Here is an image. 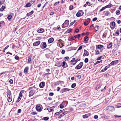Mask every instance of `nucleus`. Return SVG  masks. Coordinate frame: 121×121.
I'll return each instance as SVG.
<instances>
[{
  "label": "nucleus",
  "mask_w": 121,
  "mask_h": 121,
  "mask_svg": "<svg viewBox=\"0 0 121 121\" xmlns=\"http://www.w3.org/2000/svg\"><path fill=\"white\" fill-rule=\"evenodd\" d=\"M31 90L30 91L29 93V97L33 95L36 92V90L37 89L36 88L35 86L33 87H30L29 88L28 90Z\"/></svg>",
  "instance_id": "1"
},
{
  "label": "nucleus",
  "mask_w": 121,
  "mask_h": 121,
  "mask_svg": "<svg viewBox=\"0 0 121 121\" xmlns=\"http://www.w3.org/2000/svg\"><path fill=\"white\" fill-rule=\"evenodd\" d=\"M69 22L68 20H66L64 23L62 25V27L63 28H65L66 27H67L69 25Z\"/></svg>",
  "instance_id": "2"
},
{
  "label": "nucleus",
  "mask_w": 121,
  "mask_h": 121,
  "mask_svg": "<svg viewBox=\"0 0 121 121\" xmlns=\"http://www.w3.org/2000/svg\"><path fill=\"white\" fill-rule=\"evenodd\" d=\"M83 65V63L81 62L75 67V69H79L82 67Z\"/></svg>",
  "instance_id": "3"
},
{
  "label": "nucleus",
  "mask_w": 121,
  "mask_h": 121,
  "mask_svg": "<svg viewBox=\"0 0 121 121\" xmlns=\"http://www.w3.org/2000/svg\"><path fill=\"white\" fill-rule=\"evenodd\" d=\"M119 60H118L112 61L111 63L109 64V65L111 66L112 65H116L118 63Z\"/></svg>",
  "instance_id": "4"
},
{
  "label": "nucleus",
  "mask_w": 121,
  "mask_h": 121,
  "mask_svg": "<svg viewBox=\"0 0 121 121\" xmlns=\"http://www.w3.org/2000/svg\"><path fill=\"white\" fill-rule=\"evenodd\" d=\"M41 107H42V106L41 105H38L36 106V108L37 111L38 112H40L42 110V108L41 109Z\"/></svg>",
  "instance_id": "5"
},
{
  "label": "nucleus",
  "mask_w": 121,
  "mask_h": 121,
  "mask_svg": "<svg viewBox=\"0 0 121 121\" xmlns=\"http://www.w3.org/2000/svg\"><path fill=\"white\" fill-rule=\"evenodd\" d=\"M90 19L87 18L84 22V25L85 26H87L90 22Z\"/></svg>",
  "instance_id": "6"
},
{
  "label": "nucleus",
  "mask_w": 121,
  "mask_h": 121,
  "mask_svg": "<svg viewBox=\"0 0 121 121\" xmlns=\"http://www.w3.org/2000/svg\"><path fill=\"white\" fill-rule=\"evenodd\" d=\"M40 41L39 40L34 43L33 45L35 46H37L40 44Z\"/></svg>",
  "instance_id": "7"
},
{
  "label": "nucleus",
  "mask_w": 121,
  "mask_h": 121,
  "mask_svg": "<svg viewBox=\"0 0 121 121\" xmlns=\"http://www.w3.org/2000/svg\"><path fill=\"white\" fill-rule=\"evenodd\" d=\"M70 89L66 88H64L61 90V92L63 93L64 92L69 91L70 90Z\"/></svg>",
  "instance_id": "8"
},
{
  "label": "nucleus",
  "mask_w": 121,
  "mask_h": 121,
  "mask_svg": "<svg viewBox=\"0 0 121 121\" xmlns=\"http://www.w3.org/2000/svg\"><path fill=\"white\" fill-rule=\"evenodd\" d=\"M45 82H41L39 84V86L41 88H43L45 85Z\"/></svg>",
  "instance_id": "9"
},
{
  "label": "nucleus",
  "mask_w": 121,
  "mask_h": 121,
  "mask_svg": "<svg viewBox=\"0 0 121 121\" xmlns=\"http://www.w3.org/2000/svg\"><path fill=\"white\" fill-rule=\"evenodd\" d=\"M107 110L109 111H111L114 110V107L113 106H108L107 107Z\"/></svg>",
  "instance_id": "10"
},
{
  "label": "nucleus",
  "mask_w": 121,
  "mask_h": 121,
  "mask_svg": "<svg viewBox=\"0 0 121 121\" xmlns=\"http://www.w3.org/2000/svg\"><path fill=\"white\" fill-rule=\"evenodd\" d=\"M7 97L12 96L11 91L9 90H8L7 91Z\"/></svg>",
  "instance_id": "11"
},
{
  "label": "nucleus",
  "mask_w": 121,
  "mask_h": 121,
  "mask_svg": "<svg viewBox=\"0 0 121 121\" xmlns=\"http://www.w3.org/2000/svg\"><path fill=\"white\" fill-rule=\"evenodd\" d=\"M84 53L83 55V56H88L89 55V53L86 50H84Z\"/></svg>",
  "instance_id": "12"
},
{
  "label": "nucleus",
  "mask_w": 121,
  "mask_h": 121,
  "mask_svg": "<svg viewBox=\"0 0 121 121\" xmlns=\"http://www.w3.org/2000/svg\"><path fill=\"white\" fill-rule=\"evenodd\" d=\"M91 115V114L89 113L86 114L83 116L82 117L83 118H86L88 117Z\"/></svg>",
  "instance_id": "13"
},
{
  "label": "nucleus",
  "mask_w": 121,
  "mask_h": 121,
  "mask_svg": "<svg viewBox=\"0 0 121 121\" xmlns=\"http://www.w3.org/2000/svg\"><path fill=\"white\" fill-rule=\"evenodd\" d=\"M62 64L60 62H57L55 65V66L58 67H60L62 65Z\"/></svg>",
  "instance_id": "14"
},
{
  "label": "nucleus",
  "mask_w": 121,
  "mask_h": 121,
  "mask_svg": "<svg viewBox=\"0 0 121 121\" xmlns=\"http://www.w3.org/2000/svg\"><path fill=\"white\" fill-rule=\"evenodd\" d=\"M34 13V11L32 10L30 12L28 13L27 14L26 16H27L29 17L32 14Z\"/></svg>",
  "instance_id": "15"
},
{
  "label": "nucleus",
  "mask_w": 121,
  "mask_h": 121,
  "mask_svg": "<svg viewBox=\"0 0 121 121\" xmlns=\"http://www.w3.org/2000/svg\"><path fill=\"white\" fill-rule=\"evenodd\" d=\"M55 108L54 106H52V107L50 108H47V109L48 110L49 112H51L52 111L53 109Z\"/></svg>",
  "instance_id": "16"
},
{
  "label": "nucleus",
  "mask_w": 121,
  "mask_h": 121,
  "mask_svg": "<svg viewBox=\"0 0 121 121\" xmlns=\"http://www.w3.org/2000/svg\"><path fill=\"white\" fill-rule=\"evenodd\" d=\"M110 25L111 26H112L113 29L115 28V22H112L110 23Z\"/></svg>",
  "instance_id": "17"
},
{
  "label": "nucleus",
  "mask_w": 121,
  "mask_h": 121,
  "mask_svg": "<svg viewBox=\"0 0 121 121\" xmlns=\"http://www.w3.org/2000/svg\"><path fill=\"white\" fill-rule=\"evenodd\" d=\"M42 43V45L43 47V48H45L47 47V44L46 42H43L41 43V44Z\"/></svg>",
  "instance_id": "18"
},
{
  "label": "nucleus",
  "mask_w": 121,
  "mask_h": 121,
  "mask_svg": "<svg viewBox=\"0 0 121 121\" xmlns=\"http://www.w3.org/2000/svg\"><path fill=\"white\" fill-rule=\"evenodd\" d=\"M62 66L63 68H65L67 66V65L65 62L64 61L63 63Z\"/></svg>",
  "instance_id": "19"
},
{
  "label": "nucleus",
  "mask_w": 121,
  "mask_h": 121,
  "mask_svg": "<svg viewBox=\"0 0 121 121\" xmlns=\"http://www.w3.org/2000/svg\"><path fill=\"white\" fill-rule=\"evenodd\" d=\"M29 69V67H26L24 70V73H27L28 72V70Z\"/></svg>",
  "instance_id": "20"
},
{
  "label": "nucleus",
  "mask_w": 121,
  "mask_h": 121,
  "mask_svg": "<svg viewBox=\"0 0 121 121\" xmlns=\"http://www.w3.org/2000/svg\"><path fill=\"white\" fill-rule=\"evenodd\" d=\"M54 39L52 38H50L48 40V42L49 43H52L54 41Z\"/></svg>",
  "instance_id": "21"
},
{
  "label": "nucleus",
  "mask_w": 121,
  "mask_h": 121,
  "mask_svg": "<svg viewBox=\"0 0 121 121\" xmlns=\"http://www.w3.org/2000/svg\"><path fill=\"white\" fill-rule=\"evenodd\" d=\"M72 29L71 28H70L68 29L67 31L65 32V33L66 34L69 33L70 32H71Z\"/></svg>",
  "instance_id": "22"
},
{
  "label": "nucleus",
  "mask_w": 121,
  "mask_h": 121,
  "mask_svg": "<svg viewBox=\"0 0 121 121\" xmlns=\"http://www.w3.org/2000/svg\"><path fill=\"white\" fill-rule=\"evenodd\" d=\"M43 32L44 29L43 28H41L37 30V32L39 33H42Z\"/></svg>",
  "instance_id": "23"
},
{
  "label": "nucleus",
  "mask_w": 121,
  "mask_h": 121,
  "mask_svg": "<svg viewBox=\"0 0 121 121\" xmlns=\"http://www.w3.org/2000/svg\"><path fill=\"white\" fill-rule=\"evenodd\" d=\"M8 97V99H7V100L8 102H10L12 100V96H8L7 97Z\"/></svg>",
  "instance_id": "24"
},
{
  "label": "nucleus",
  "mask_w": 121,
  "mask_h": 121,
  "mask_svg": "<svg viewBox=\"0 0 121 121\" xmlns=\"http://www.w3.org/2000/svg\"><path fill=\"white\" fill-rule=\"evenodd\" d=\"M112 43H110L107 46V48L108 49H109L112 47Z\"/></svg>",
  "instance_id": "25"
},
{
  "label": "nucleus",
  "mask_w": 121,
  "mask_h": 121,
  "mask_svg": "<svg viewBox=\"0 0 121 121\" xmlns=\"http://www.w3.org/2000/svg\"><path fill=\"white\" fill-rule=\"evenodd\" d=\"M80 34H78L77 35L74 36V37L75 38V39H79V38L80 37Z\"/></svg>",
  "instance_id": "26"
},
{
  "label": "nucleus",
  "mask_w": 121,
  "mask_h": 121,
  "mask_svg": "<svg viewBox=\"0 0 121 121\" xmlns=\"http://www.w3.org/2000/svg\"><path fill=\"white\" fill-rule=\"evenodd\" d=\"M31 4L30 3H29L26 4L25 6V7H30L31 6Z\"/></svg>",
  "instance_id": "27"
},
{
  "label": "nucleus",
  "mask_w": 121,
  "mask_h": 121,
  "mask_svg": "<svg viewBox=\"0 0 121 121\" xmlns=\"http://www.w3.org/2000/svg\"><path fill=\"white\" fill-rule=\"evenodd\" d=\"M103 47V46L101 45H99L97 46V48L98 49H100Z\"/></svg>",
  "instance_id": "28"
},
{
  "label": "nucleus",
  "mask_w": 121,
  "mask_h": 121,
  "mask_svg": "<svg viewBox=\"0 0 121 121\" xmlns=\"http://www.w3.org/2000/svg\"><path fill=\"white\" fill-rule=\"evenodd\" d=\"M49 117H46L43 118V120L44 121H47L49 119Z\"/></svg>",
  "instance_id": "29"
},
{
  "label": "nucleus",
  "mask_w": 121,
  "mask_h": 121,
  "mask_svg": "<svg viewBox=\"0 0 121 121\" xmlns=\"http://www.w3.org/2000/svg\"><path fill=\"white\" fill-rule=\"evenodd\" d=\"M22 93H21V91L18 97V98L19 99H21V98L22 97Z\"/></svg>",
  "instance_id": "30"
},
{
  "label": "nucleus",
  "mask_w": 121,
  "mask_h": 121,
  "mask_svg": "<svg viewBox=\"0 0 121 121\" xmlns=\"http://www.w3.org/2000/svg\"><path fill=\"white\" fill-rule=\"evenodd\" d=\"M76 15L77 17H79L81 16H82L81 15V13H79V11H78V12L76 14Z\"/></svg>",
  "instance_id": "31"
},
{
  "label": "nucleus",
  "mask_w": 121,
  "mask_h": 121,
  "mask_svg": "<svg viewBox=\"0 0 121 121\" xmlns=\"http://www.w3.org/2000/svg\"><path fill=\"white\" fill-rule=\"evenodd\" d=\"M110 13L108 11H107L106 12L104 15L105 16H108L109 15H110Z\"/></svg>",
  "instance_id": "32"
},
{
  "label": "nucleus",
  "mask_w": 121,
  "mask_h": 121,
  "mask_svg": "<svg viewBox=\"0 0 121 121\" xmlns=\"http://www.w3.org/2000/svg\"><path fill=\"white\" fill-rule=\"evenodd\" d=\"M116 34H117V36H118L119 34V30H117V31L116 32ZM114 36H117V35H114Z\"/></svg>",
  "instance_id": "33"
},
{
  "label": "nucleus",
  "mask_w": 121,
  "mask_h": 121,
  "mask_svg": "<svg viewBox=\"0 0 121 121\" xmlns=\"http://www.w3.org/2000/svg\"><path fill=\"white\" fill-rule=\"evenodd\" d=\"M12 17V15L11 14H9L7 18L8 20H9L11 19Z\"/></svg>",
  "instance_id": "34"
},
{
  "label": "nucleus",
  "mask_w": 121,
  "mask_h": 121,
  "mask_svg": "<svg viewBox=\"0 0 121 121\" xmlns=\"http://www.w3.org/2000/svg\"><path fill=\"white\" fill-rule=\"evenodd\" d=\"M4 2V0H0V4H2Z\"/></svg>",
  "instance_id": "35"
},
{
  "label": "nucleus",
  "mask_w": 121,
  "mask_h": 121,
  "mask_svg": "<svg viewBox=\"0 0 121 121\" xmlns=\"http://www.w3.org/2000/svg\"><path fill=\"white\" fill-rule=\"evenodd\" d=\"M88 40V38L87 36H86L84 38V40L85 41L87 42Z\"/></svg>",
  "instance_id": "36"
},
{
  "label": "nucleus",
  "mask_w": 121,
  "mask_h": 121,
  "mask_svg": "<svg viewBox=\"0 0 121 121\" xmlns=\"http://www.w3.org/2000/svg\"><path fill=\"white\" fill-rule=\"evenodd\" d=\"M110 66V65H109V64L108 65H107L105 67L104 69L106 71L107 70V69Z\"/></svg>",
  "instance_id": "37"
},
{
  "label": "nucleus",
  "mask_w": 121,
  "mask_h": 121,
  "mask_svg": "<svg viewBox=\"0 0 121 121\" xmlns=\"http://www.w3.org/2000/svg\"><path fill=\"white\" fill-rule=\"evenodd\" d=\"M5 7L4 6H3L0 8V10L1 11H3Z\"/></svg>",
  "instance_id": "38"
},
{
  "label": "nucleus",
  "mask_w": 121,
  "mask_h": 121,
  "mask_svg": "<svg viewBox=\"0 0 121 121\" xmlns=\"http://www.w3.org/2000/svg\"><path fill=\"white\" fill-rule=\"evenodd\" d=\"M76 85V84L75 83H74L72 84L71 87L72 88H74L75 87Z\"/></svg>",
  "instance_id": "39"
},
{
  "label": "nucleus",
  "mask_w": 121,
  "mask_h": 121,
  "mask_svg": "<svg viewBox=\"0 0 121 121\" xmlns=\"http://www.w3.org/2000/svg\"><path fill=\"white\" fill-rule=\"evenodd\" d=\"M95 55H98L99 53V50H96L95 51Z\"/></svg>",
  "instance_id": "40"
},
{
  "label": "nucleus",
  "mask_w": 121,
  "mask_h": 121,
  "mask_svg": "<svg viewBox=\"0 0 121 121\" xmlns=\"http://www.w3.org/2000/svg\"><path fill=\"white\" fill-rule=\"evenodd\" d=\"M15 59L16 60H19V57L17 56L16 55L15 56Z\"/></svg>",
  "instance_id": "41"
},
{
  "label": "nucleus",
  "mask_w": 121,
  "mask_h": 121,
  "mask_svg": "<svg viewBox=\"0 0 121 121\" xmlns=\"http://www.w3.org/2000/svg\"><path fill=\"white\" fill-rule=\"evenodd\" d=\"M79 11V13H81V14L82 15V16L84 14V12H83L82 10H80Z\"/></svg>",
  "instance_id": "42"
},
{
  "label": "nucleus",
  "mask_w": 121,
  "mask_h": 121,
  "mask_svg": "<svg viewBox=\"0 0 121 121\" xmlns=\"http://www.w3.org/2000/svg\"><path fill=\"white\" fill-rule=\"evenodd\" d=\"M120 11L119 10H117L116 12V14L117 15H119L120 14Z\"/></svg>",
  "instance_id": "43"
},
{
  "label": "nucleus",
  "mask_w": 121,
  "mask_h": 121,
  "mask_svg": "<svg viewBox=\"0 0 121 121\" xmlns=\"http://www.w3.org/2000/svg\"><path fill=\"white\" fill-rule=\"evenodd\" d=\"M99 27V26H96L95 27V30L96 31H97L98 30Z\"/></svg>",
  "instance_id": "44"
},
{
  "label": "nucleus",
  "mask_w": 121,
  "mask_h": 121,
  "mask_svg": "<svg viewBox=\"0 0 121 121\" xmlns=\"http://www.w3.org/2000/svg\"><path fill=\"white\" fill-rule=\"evenodd\" d=\"M68 111H65L63 112L62 113L63 114H64V115H65V114H67L68 113Z\"/></svg>",
  "instance_id": "45"
},
{
  "label": "nucleus",
  "mask_w": 121,
  "mask_h": 121,
  "mask_svg": "<svg viewBox=\"0 0 121 121\" xmlns=\"http://www.w3.org/2000/svg\"><path fill=\"white\" fill-rule=\"evenodd\" d=\"M88 58H86L84 60V62L85 63H86L88 62Z\"/></svg>",
  "instance_id": "46"
},
{
  "label": "nucleus",
  "mask_w": 121,
  "mask_h": 121,
  "mask_svg": "<svg viewBox=\"0 0 121 121\" xmlns=\"http://www.w3.org/2000/svg\"><path fill=\"white\" fill-rule=\"evenodd\" d=\"M77 58V57H76V59L75 60V62L76 63L78 61L80 60L79 59H77L76 58Z\"/></svg>",
  "instance_id": "47"
},
{
  "label": "nucleus",
  "mask_w": 121,
  "mask_h": 121,
  "mask_svg": "<svg viewBox=\"0 0 121 121\" xmlns=\"http://www.w3.org/2000/svg\"><path fill=\"white\" fill-rule=\"evenodd\" d=\"M106 8L105 7H103L99 11L100 12L104 10Z\"/></svg>",
  "instance_id": "48"
},
{
  "label": "nucleus",
  "mask_w": 121,
  "mask_h": 121,
  "mask_svg": "<svg viewBox=\"0 0 121 121\" xmlns=\"http://www.w3.org/2000/svg\"><path fill=\"white\" fill-rule=\"evenodd\" d=\"M73 9V6L72 5H70L69 7V10H71L72 9Z\"/></svg>",
  "instance_id": "49"
},
{
  "label": "nucleus",
  "mask_w": 121,
  "mask_h": 121,
  "mask_svg": "<svg viewBox=\"0 0 121 121\" xmlns=\"http://www.w3.org/2000/svg\"><path fill=\"white\" fill-rule=\"evenodd\" d=\"M31 57H28V63H29L31 61Z\"/></svg>",
  "instance_id": "50"
},
{
  "label": "nucleus",
  "mask_w": 121,
  "mask_h": 121,
  "mask_svg": "<svg viewBox=\"0 0 121 121\" xmlns=\"http://www.w3.org/2000/svg\"><path fill=\"white\" fill-rule=\"evenodd\" d=\"M4 22L3 21H2L0 22V24H2L4 25Z\"/></svg>",
  "instance_id": "51"
},
{
  "label": "nucleus",
  "mask_w": 121,
  "mask_h": 121,
  "mask_svg": "<svg viewBox=\"0 0 121 121\" xmlns=\"http://www.w3.org/2000/svg\"><path fill=\"white\" fill-rule=\"evenodd\" d=\"M69 59V57L67 56L65 57V60L66 61V60H68Z\"/></svg>",
  "instance_id": "52"
},
{
  "label": "nucleus",
  "mask_w": 121,
  "mask_h": 121,
  "mask_svg": "<svg viewBox=\"0 0 121 121\" xmlns=\"http://www.w3.org/2000/svg\"><path fill=\"white\" fill-rule=\"evenodd\" d=\"M35 1V0H32L30 2V3L31 4H33Z\"/></svg>",
  "instance_id": "53"
},
{
  "label": "nucleus",
  "mask_w": 121,
  "mask_h": 121,
  "mask_svg": "<svg viewBox=\"0 0 121 121\" xmlns=\"http://www.w3.org/2000/svg\"><path fill=\"white\" fill-rule=\"evenodd\" d=\"M64 116V114H63L62 113L61 114L59 117L58 118H60L61 117Z\"/></svg>",
  "instance_id": "54"
},
{
  "label": "nucleus",
  "mask_w": 121,
  "mask_h": 121,
  "mask_svg": "<svg viewBox=\"0 0 121 121\" xmlns=\"http://www.w3.org/2000/svg\"><path fill=\"white\" fill-rule=\"evenodd\" d=\"M86 4L87 5H88V6H91L92 5V4L91 5V4L89 2H87L86 3Z\"/></svg>",
  "instance_id": "55"
},
{
  "label": "nucleus",
  "mask_w": 121,
  "mask_h": 121,
  "mask_svg": "<svg viewBox=\"0 0 121 121\" xmlns=\"http://www.w3.org/2000/svg\"><path fill=\"white\" fill-rule=\"evenodd\" d=\"M9 82L11 84H12L13 83V80L12 79L10 80L9 81Z\"/></svg>",
  "instance_id": "56"
},
{
  "label": "nucleus",
  "mask_w": 121,
  "mask_h": 121,
  "mask_svg": "<svg viewBox=\"0 0 121 121\" xmlns=\"http://www.w3.org/2000/svg\"><path fill=\"white\" fill-rule=\"evenodd\" d=\"M117 23L118 24H120L121 23V21L120 20H117Z\"/></svg>",
  "instance_id": "57"
},
{
  "label": "nucleus",
  "mask_w": 121,
  "mask_h": 121,
  "mask_svg": "<svg viewBox=\"0 0 121 121\" xmlns=\"http://www.w3.org/2000/svg\"><path fill=\"white\" fill-rule=\"evenodd\" d=\"M64 107V105L61 104H60V108H63Z\"/></svg>",
  "instance_id": "58"
},
{
  "label": "nucleus",
  "mask_w": 121,
  "mask_h": 121,
  "mask_svg": "<svg viewBox=\"0 0 121 121\" xmlns=\"http://www.w3.org/2000/svg\"><path fill=\"white\" fill-rule=\"evenodd\" d=\"M61 53L62 54H65V51L64 50H62L61 51Z\"/></svg>",
  "instance_id": "59"
},
{
  "label": "nucleus",
  "mask_w": 121,
  "mask_h": 121,
  "mask_svg": "<svg viewBox=\"0 0 121 121\" xmlns=\"http://www.w3.org/2000/svg\"><path fill=\"white\" fill-rule=\"evenodd\" d=\"M54 95V93L52 92H51L49 94V95L50 96H52Z\"/></svg>",
  "instance_id": "60"
},
{
  "label": "nucleus",
  "mask_w": 121,
  "mask_h": 121,
  "mask_svg": "<svg viewBox=\"0 0 121 121\" xmlns=\"http://www.w3.org/2000/svg\"><path fill=\"white\" fill-rule=\"evenodd\" d=\"M97 18L95 17L93 19L92 21L93 22L97 20Z\"/></svg>",
  "instance_id": "61"
},
{
  "label": "nucleus",
  "mask_w": 121,
  "mask_h": 121,
  "mask_svg": "<svg viewBox=\"0 0 121 121\" xmlns=\"http://www.w3.org/2000/svg\"><path fill=\"white\" fill-rule=\"evenodd\" d=\"M114 117H121V116H118V115H115Z\"/></svg>",
  "instance_id": "62"
},
{
  "label": "nucleus",
  "mask_w": 121,
  "mask_h": 121,
  "mask_svg": "<svg viewBox=\"0 0 121 121\" xmlns=\"http://www.w3.org/2000/svg\"><path fill=\"white\" fill-rule=\"evenodd\" d=\"M111 7V5H106L105 7L106 8H110Z\"/></svg>",
  "instance_id": "63"
},
{
  "label": "nucleus",
  "mask_w": 121,
  "mask_h": 121,
  "mask_svg": "<svg viewBox=\"0 0 121 121\" xmlns=\"http://www.w3.org/2000/svg\"><path fill=\"white\" fill-rule=\"evenodd\" d=\"M94 117L95 119H97L98 118V116L97 115H95L94 116Z\"/></svg>",
  "instance_id": "64"
}]
</instances>
